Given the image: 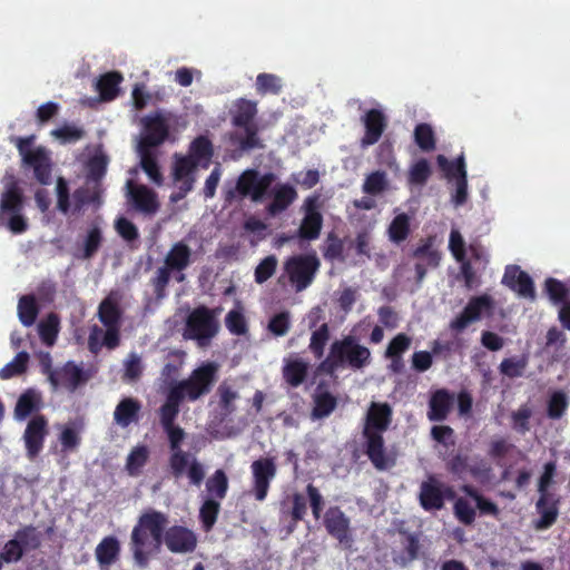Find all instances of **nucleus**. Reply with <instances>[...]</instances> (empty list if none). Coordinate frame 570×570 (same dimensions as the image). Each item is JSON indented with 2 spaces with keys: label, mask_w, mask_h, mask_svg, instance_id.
<instances>
[{
  "label": "nucleus",
  "mask_w": 570,
  "mask_h": 570,
  "mask_svg": "<svg viewBox=\"0 0 570 570\" xmlns=\"http://www.w3.org/2000/svg\"><path fill=\"white\" fill-rule=\"evenodd\" d=\"M454 404V394L446 389H439L432 393L429 401L428 419L431 422L446 420Z\"/></svg>",
  "instance_id": "4be33fe9"
},
{
  "label": "nucleus",
  "mask_w": 570,
  "mask_h": 570,
  "mask_svg": "<svg viewBox=\"0 0 570 570\" xmlns=\"http://www.w3.org/2000/svg\"><path fill=\"white\" fill-rule=\"evenodd\" d=\"M295 188L288 184L279 185L275 188L272 202L267 205L268 215L276 216L286 210L296 199Z\"/></svg>",
  "instance_id": "7c9ffc66"
},
{
  "label": "nucleus",
  "mask_w": 570,
  "mask_h": 570,
  "mask_svg": "<svg viewBox=\"0 0 570 570\" xmlns=\"http://www.w3.org/2000/svg\"><path fill=\"white\" fill-rule=\"evenodd\" d=\"M28 362L29 354L24 351L19 352L10 363L0 370V377L2 380H9L13 376L26 373L28 368Z\"/></svg>",
  "instance_id": "8fccbe9b"
},
{
  "label": "nucleus",
  "mask_w": 570,
  "mask_h": 570,
  "mask_svg": "<svg viewBox=\"0 0 570 570\" xmlns=\"http://www.w3.org/2000/svg\"><path fill=\"white\" fill-rule=\"evenodd\" d=\"M220 503L215 499H207L199 509V519L205 531H210L217 521Z\"/></svg>",
  "instance_id": "603ef678"
},
{
  "label": "nucleus",
  "mask_w": 570,
  "mask_h": 570,
  "mask_svg": "<svg viewBox=\"0 0 570 570\" xmlns=\"http://www.w3.org/2000/svg\"><path fill=\"white\" fill-rule=\"evenodd\" d=\"M323 525L330 537L344 549H351L354 542L351 519L338 505L330 507L323 515Z\"/></svg>",
  "instance_id": "9d476101"
},
{
  "label": "nucleus",
  "mask_w": 570,
  "mask_h": 570,
  "mask_svg": "<svg viewBox=\"0 0 570 570\" xmlns=\"http://www.w3.org/2000/svg\"><path fill=\"white\" fill-rule=\"evenodd\" d=\"M225 325L232 334L237 336L245 335L248 332L246 318L238 309H232L227 313Z\"/></svg>",
  "instance_id": "69168bd1"
},
{
  "label": "nucleus",
  "mask_w": 570,
  "mask_h": 570,
  "mask_svg": "<svg viewBox=\"0 0 570 570\" xmlns=\"http://www.w3.org/2000/svg\"><path fill=\"white\" fill-rule=\"evenodd\" d=\"M569 406V397L562 390H556L550 393L547 401V416L551 420L561 419Z\"/></svg>",
  "instance_id": "58836bf2"
},
{
  "label": "nucleus",
  "mask_w": 570,
  "mask_h": 570,
  "mask_svg": "<svg viewBox=\"0 0 570 570\" xmlns=\"http://www.w3.org/2000/svg\"><path fill=\"white\" fill-rule=\"evenodd\" d=\"M461 491L475 502V505L481 514L492 515L494 518L499 517L500 509L498 508V505L488 498H485L484 495H482L476 488L470 484H463L461 487Z\"/></svg>",
  "instance_id": "e433bc0d"
},
{
  "label": "nucleus",
  "mask_w": 570,
  "mask_h": 570,
  "mask_svg": "<svg viewBox=\"0 0 570 570\" xmlns=\"http://www.w3.org/2000/svg\"><path fill=\"white\" fill-rule=\"evenodd\" d=\"M169 135V126L161 115L147 117L145 119V135L141 138L139 148H150L161 145Z\"/></svg>",
  "instance_id": "6ab92c4d"
},
{
  "label": "nucleus",
  "mask_w": 570,
  "mask_h": 570,
  "mask_svg": "<svg viewBox=\"0 0 570 570\" xmlns=\"http://www.w3.org/2000/svg\"><path fill=\"white\" fill-rule=\"evenodd\" d=\"M392 410L387 403L373 402L368 409L366 423L363 430L383 433L391 423Z\"/></svg>",
  "instance_id": "393cba45"
},
{
  "label": "nucleus",
  "mask_w": 570,
  "mask_h": 570,
  "mask_svg": "<svg viewBox=\"0 0 570 570\" xmlns=\"http://www.w3.org/2000/svg\"><path fill=\"white\" fill-rule=\"evenodd\" d=\"M344 244L343 240L334 233H330L325 240L323 256L327 261H344Z\"/></svg>",
  "instance_id": "e2e57ef3"
},
{
  "label": "nucleus",
  "mask_w": 570,
  "mask_h": 570,
  "mask_svg": "<svg viewBox=\"0 0 570 570\" xmlns=\"http://www.w3.org/2000/svg\"><path fill=\"white\" fill-rule=\"evenodd\" d=\"M189 458L190 454L183 449L170 451L168 459L170 473L175 479H179L187 472L190 483L200 485L205 478L204 466L197 459L189 461Z\"/></svg>",
  "instance_id": "ddd939ff"
},
{
  "label": "nucleus",
  "mask_w": 570,
  "mask_h": 570,
  "mask_svg": "<svg viewBox=\"0 0 570 570\" xmlns=\"http://www.w3.org/2000/svg\"><path fill=\"white\" fill-rule=\"evenodd\" d=\"M56 373L59 379L60 386L66 387L69 392H75L88 380L82 367L77 365L73 361L66 362L56 371Z\"/></svg>",
  "instance_id": "a878e982"
},
{
  "label": "nucleus",
  "mask_w": 570,
  "mask_h": 570,
  "mask_svg": "<svg viewBox=\"0 0 570 570\" xmlns=\"http://www.w3.org/2000/svg\"><path fill=\"white\" fill-rule=\"evenodd\" d=\"M309 364L308 362L295 357L285 360L283 366V379L292 387H298L302 385L308 375Z\"/></svg>",
  "instance_id": "c85d7f7f"
},
{
  "label": "nucleus",
  "mask_w": 570,
  "mask_h": 570,
  "mask_svg": "<svg viewBox=\"0 0 570 570\" xmlns=\"http://www.w3.org/2000/svg\"><path fill=\"white\" fill-rule=\"evenodd\" d=\"M277 258L274 255H268L263 258L255 268L254 277L257 284H263L268 281L276 272Z\"/></svg>",
  "instance_id": "338daca9"
},
{
  "label": "nucleus",
  "mask_w": 570,
  "mask_h": 570,
  "mask_svg": "<svg viewBox=\"0 0 570 570\" xmlns=\"http://www.w3.org/2000/svg\"><path fill=\"white\" fill-rule=\"evenodd\" d=\"M291 328V314L288 311H284L281 313L275 314L271 317L267 330L274 335V336H284L288 333Z\"/></svg>",
  "instance_id": "774afa93"
},
{
  "label": "nucleus",
  "mask_w": 570,
  "mask_h": 570,
  "mask_svg": "<svg viewBox=\"0 0 570 570\" xmlns=\"http://www.w3.org/2000/svg\"><path fill=\"white\" fill-rule=\"evenodd\" d=\"M320 197L309 196L304 200V217L301 222L296 236L299 239V248L304 249V242L315 240L320 237L323 228V215L320 210Z\"/></svg>",
  "instance_id": "1a4fd4ad"
},
{
  "label": "nucleus",
  "mask_w": 570,
  "mask_h": 570,
  "mask_svg": "<svg viewBox=\"0 0 570 570\" xmlns=\"http://www.w3.org/2000/svg\"><path fill=\"white\" fill-rule=\"evenodd\" d=\"M102 232L100 227L92 226L88 229L87 235L83 239L82 255L81 258L90 259L99 250L102 244Z\"/></svg>",
  "instance_id": "3c124183"
},
{
  "label": "nucleus",
  "mask_w": 570,
  "mask_h": 570,
  "mask_svg": "<svg viewBox=\"0 0 570 570\" xmlns=\"http://www.w3.org/2000/svg\"><path fill=\"white\" fill-rule=\"evenodd\" d=\"M23 208V194L17 179L13 176L9 177L6 183L4 190L0 198V213L11 214L22 212Z\"/></svg>",
  "instance_id": "b1692460"
},
{
  "label": "nucleus",
  "mask_w": 570,
  "mask_h": 570,
  "mask_svg": "<svg viewBox=\"0 0 570 570\" xmlns=\"http://www.w3.org/2000/svg\"><path fill=\"white\" fill-rule=\"evenodd\" d=\"M252 489L250 493L255 500L263 502L267 498L271 483L277 473L274 458H259L252 462Z\"/></svg>",
  "instance_id": "9b49d317"
},
{
  "label": "nucleus",
  "mask_w": 570,
  "mask_h": 570,
  "mask_svg": "<svg viewBox=\"0 0 570 570\" xmlns=\"http://www.w3.org/2000/svg\"><path fill=\"white\" fill-rule=\"evenodd\" d=\"M60 332V318L58 314L51 312L38 324V333L41 342L52 347L58 338Z\"/></svg>",
  "instance_id": "72a5a7b5"
},
{
  "label": "nucleus",
  "mask_w": 570,
  "mask_h": 570,
  "mask_svg": "<svg viewBox=\"0 0 570 570\" xmlns=\"http://www.w3.org/2000/svg\"><path fill=\"white\" fill-rule=\"evenodd\" d=\"M9 140L17 147L22 165L33 170L35 178L41 185H49L51 180V159L45 147L32 148L36 136H10Z\"/></svg>",
  "instance_id": "39448f33"
},
{
  "label": "nucleus",
  "mask_w": 570,
  "mask_h": 570,
  "mask_svg": "<svg viewBox=\"0 0 570 570\" xmlns=\"http://www.w3.org/2000/svg\"><path fill=\"white\" fill-rule=\"evenodd\" d=\"M193 264V250L184 240L174 243L164 257V263L159 266L150 278V285L155 298L163 301L167 297V287L171 279L177 283L186 281L185 271Z\"/></svg>",
  "instance_id": "f03ea898"
},
{
  "label": "nucleus",
  "mask_w": 570,
  "mask_h": 570,
  "mask_svg": "<svg viewBox=\"0 0 570 570\" xmlns=\"http://www.w3.org/2000/svg\"><path fill=\"white\" fill-rule=\"evenodd\" d=\"M13 537L18 539L24 554L38 550L42 543V533L31 524L18 529Z\"/></svg>",
  "instance_id": "c9c22d12"
},
{
  "label": "nucleus",
  "mask_w": 570,
  "mask_h": 570,
  "mask_svg": "<svg viewBox=\"0 0 570 570\" xmlns=\"http://www.w3.org/2000/svg\"><path fill=\"white\" fill-rule=\"evenodd\" d=\"M255 86L257 94L262 96L267 94L278 95L282 91V80L274 73H259Z\"/></svg>",
  "instance_id": "864d4df0"
},
{
  "label": "nucleus",
  "mask_w": 570,
  "mask_h": 570,
  "mask_svg": "<svg viewBox=\"0 0 570 570\" xmlns=\"http://www.w3.org/2000/svg\"><path fill=\"white\" fill-rule=\"evenodd\" d=\"M432 169L429 161L424 158L414 163L409 170V183L415 186L425 185L431 177Z\"/></svg>",
  "instance_id": "13d9d810"
},
{
  "label": "nucleus",
  "mask_w": 570,
  "mask_h": 570,
  "mask_svg": "<svg viewBox=\"0 0 570 570\" xmlns=\"http://www.w3.org/2000/svg\"><path fill=\"white\" fill-rule=\"evenodd\" d=\"M413 135L415 144L422 151L429 153L435 149L436 138L431 125L426 122L417 124Z\"/></svg>",
  "instance_id": "c03bdc74"
},
{
  "label": "nucleus",
  "mask_w": 570,
  "mask_h": 570,
  "mask_svg": "<svg viewBox=\"0 0 570 570\" xmlns=\"http://www.w3.org/2000/svg\"><path fill=\"white\" fill-rule=\"evenodd\" d=\"M419 502L425 511H439L443 509L441 493V480L435 475H429L420 485Z\"/></svg>",
  "instance_id": "412c9836"
},
{
  "label": "nucleus",
  "mask_w": 570,
  "mask_h": 570,
  "mask_svg": "<svg viewBox=\"0 0 570 570\" xmlns=\"http://www.w3.org/2000/svg\"><path fill=\"white\" fill-rule=\"evenodd\" d=\"M275 179L273 173L261 175L256 169H246L238 176L234 187L223 189L224 202L232 205L238 195L240 198L249 197L254 203H259Z\"/></svg>",
  "instance_id": "20e7f679"
},
{
  "label": "nucleus",
  "mask_w": 570,
  "mask_h": 570,
  "mask_svg": "<svg viewBox=\"0 0 570 570\" xmlns=\"http://www.w3.org/2000/svg\"><path fill=\"white\" fill-rule=\"evenodd\" d=\"M197 165L198 163L190 156H176L173 169L174 180L178 181L186 177H191L190 175Z\"/></svg>",
  "instance_id": "0e129e2a"
},
{
  "label": "nucleus",
  "mask_w": 570,
  "mask_h": 570,
  "mask_svg": "<svg viewBox=\"0 0 570 570\" xmlns=\"http://www.w3.org/2000/svg\"><path fill=\"white\" fill-rule=\"evenodd\" d=\"M222 308H209L205 305L195 307L186 318L184 336L206 346L218 334L220 324L218 315Z\"/></svg>",
  "instance_id": "423d86ee"
},
{
  "label": "nucleus",
  "mask_w": 570,
  "mask_h": 570,
  "mask_svg": "<svg viewBox=\"0 0 570 570\" xmlns=\"http://www.w3.org/2000/svg\"><path fill=\"white\" fill-rule=\"evenodd\" d=\"M436 160L438 165L444 171L448 178H455L458 180L462 177H466L465 160L463 155L459 156L452 161L448 160L445 156L439 155Z\"/></svg>",
  "instance_id": "de8ad7c7"
},
{
  "label": "nucleus",
  "mask_w": 570,
  "mask_h": 570,
  "mask_svg": "<svg viewBox=\"0 0 570 570\" xmlns=\"http://www.w3.org/2000/svg\"><path fill=\"white\" fill-rule=\"evenodd\" d=\"M39 409V397L37 394L28 390L22 393L14 407V416L17 420H24Z\"/></svg>",
  "instance_id": "37998d69"
},
{
  "label": "nucleus",
  "mask_w": 570,
  "mask_h": 570,
  "mask_svg": "<svg viewBox=\"0 0 570 570\" xmlns=\"http://www.w3.org/2000/svg\"><path fill=\"white\" fill-rule=\"evenodd\" d=\"M330 340V327L327 323H323L318 328L313 331L308 344V350L315 358L321 360L324 356L325 346Z\"/></svg>",
  "instance_id": "49530a36"
},
{
  "label": "nucleus",
  "mask_w": 570,
  "mask_h": 570,
  "mask_svg": "<svg viewBox=\"0 0 570 570\" xmlns=\"http://www.w3.org/2000/svg\"><path fill=\"white\" fill-rule=\"evenodd\" d=\"M108 166V157L104 154L92 156L88 161L87 180L94 184H101L106 175Z\"/></svg>",
  "instance_id": "6e6d98bb"
},
{
  "label": "nucleus",
  "mask_w": 570,
  "mask_h": 570,
  "mask_svg": "<svg viewBox=\"0 0 570 570\" xmlns=\"http://www.w3.org/2000/svg\"><path fill=\"white\" fill-rule=\"evenodd\" d=\"M121 544L115 535L101 539L95 549V557L101 570H108L120 558Z\"/></svg>",
  "instance_id": "5701e85b"
},
{
  "label": "nucleus",
  "mask_w": 570,
  "mask_h": 570,
  "mask_svg": "<svg viewBox=\"0 0 570 570\" xmlns=\"http://www.w3.org/2000/svg\"><path fill=\"white\" fill-rule=\"evenodd\" d=\"M183 402V395L173 387H169L166 394V400L158 411L161 428L175 425V421L180 412V404Z\"/></svg>",
  "instance_id": "cd10ccee"
},
{
  "label": "nucleus",
  "mask_w": 570,
  "mask_h": 570,
  "mask_svg": "<svg viewBox=\"0 0 570 570\" xmlns=\"http://www.w3.org/2000/svg\"><path fill=\"white\" fill-rule=\"evenodd\" d=\"M98 318L104 326L121 325L122 311L117 293H110L100 302Z\"/></svg>",
  "instance_id": "bb28decb"
},
{
  "label": "nucleus",
  "mask_w": 570,
  "mask_h": 570,
  "mask_svg": "<svg viewBox=\"0 0 570 570\" xmlns=\"http://www.w3.org/2000/svg\"><path fill=\"white\" fill-rule=\"evenodd\" d=\"M363 436L364 452L376 470L385 471L395 465V458L386 451L383 433L363 430Z\"/></svg>",
  "instance_id": "4468645a"
},
{
  "label": "nucleus",
  "mask_w": 570,
  "mask_h": 570,
  "mask_svg": "<svg viewBox=\"0 0 570 570\" xmlns=\"http://www.w3.org/2000/svg\"><path fill=\"white\" fill-rule=\"evenodd\" d=\"M232 124L235 127H247L255 125L253 122L257 115V102L245 98L235 101L234 108L230 110Z\"/></svg>",
  "instance_id": "2f4dec72"
},
{
  "label": "nucleus",
  "mask_w": 570,
  "mask_h": 570,
  "mask_svg": "<svg viewBox=\"0 0 570 570\" xmlns=\"http://www.w3.org/2000/svg\"><path fill=\"white\" fill-rule=\"evenodd\" d=\"M528 366L525 356L503 358L499 370L500 373L509 379H517L523 375Z\"/></svg>",
  "instance_id": "5fc2aeb1"
},
{
  "label": "nucleus",
  "mask_w": 570,
  "mask_h": 570,
  "mask_svg": "<svg viewBox=\"0 0 570 570\" xmlns=\"http://www.w3.org/2000/svg\"><path fill=\"white\" fill-rule=\"evenodd\" d=\"M502 284L517 292L522 297L534 298L535 296L532 278L517 265H511L505 268Z\"/></svg>",
  "instance_id": "aec40b11"
},
{
  "label": "nucleus",
  "mask_w": 570,
  "mask_h": 570,
  "mask_svg": "<svg viewBox=\"0 0 570 570\" xmlns=\"http://www.w3.org/2000/svg\"><path fill=\"white\" fill-rule=\"evenodd\" d=\"M149 458V450L146 445L135 446L127 456L126 470L129 475L138 476Z\"/></svg>",
  "instance_id": "ea45409f"
},
{
  "label": "nucleus",
  "mask_w": 570,
  "mask_h": 570,
  "mask_svg": "<svg viewBox=\"0 0 570 570\" xmlns=\"http://www.w3.org/2000/svg\"><path fill=\"white\" fill-rule=\"evenodd\" d=\"M207 492L217 500H223L228 491V479L226 473L218 469L206 482Z\"/></svg>",
  "instance_id": "09e8293b"
},
{
  "label": "nucleus",
  "mask_w": 570,
  "mask_h": 570,
  "mask_svg": "<svg viewBox=\"0 0 570 570\" xmlns=\"http://www.w3.org/2000/svg\"><path fill=\"white\" fill-rule=\"evenodd\" d=\"M320 267L321 262L315 252L293 255L284 263V271L297 293L312 285Z\"/></svg>",
  "instance_id": "6e6552de"
},
{
  "label": "nucleus",
  "mask_w": 570,
  "mask_h": 570,
  "mask_svg": "<svg viewBox=\"0 0 570 570\" xmlns=\"http://www.w3.org/2000/svg\"><path fill=\"white\" fill-rule=\"evenodd\" d=\"M142 364L140 356L131 352L124 362L122 380L127 382H135L140 379L142 374Z\"/></svg>",
  "instance_id": "052dcab7"
},
{
  "label": "nucleus",
  "mask_w": 570,
  "mask_h": 570,
  "mask_svg": "<svg viewBox=\"0 0 570 570\" xmlns=\"http://www.w3.org/2000/svg\"><path fill=\"white\" fill-rule=\"evenodd\" d=\"M48 433V421L45 415L38 414L28 422L23 433L28 459L35 460L40 454Z\"/></svg>",
  "instance_id": "2eb2a0df"
},
{
  "label": "nucleus",
  "mask_w": 570,
  "mask_h": 570,
  "mask_svg": "<svg viewBox=\"0 0 570 570\" xmlns=\"http://www.w3.org/2000/svg\"><path fill=\"white\" fill-rule=\"evenodd\" d=\"M364 135L361 138V147L366 148L375 145L382 137L387 127V118L381 109L372 108L362 117Z\"/></svg>",
  "instance_id": "dca6fc26"
},
{
  "label": "nucleus",
  "mask_w": 570,
  "mask_h": 570,
  "mask_svg": "<svg viewBox=\"0 0 570 570\" xmlns=\"http://www.w3.org/2000/svg\"><path fill=\"white\" fill-rule=\"evenodd\" d=\"M61 452L68 454L76 452L81 443V436L73 426H65L59 435Z\"/></svg>",
  "instance_id": "bf43d9fd"
},
{
  "label": "nucleus",
  "mask_w": 570,
  "mask_h": 570,
  "mask_svg": "<svg viewBox=\"0 0 570 570\" xmlns=\"http://www.w3.org/2000/svg\"><path fill=\"white\" fill-rule=\"evenodd\" d=\"M453 513L456 520L463 525H472L476 518L475 509L465 498H458L453 504Z\"/></svg>",
  "instance_id": "4d7b16f0"
},
{
  "label": "nucleus",
  "mask_w": 570,
  "mask_h": 570,
  "mask_svg": "<svg viewBox=\"0 0 570 570\" xmlns=\"http://www.w3.org/2000/svg\"><path fill=\"white\" fill-rule=\"evenodd\" d=\"M387 179L386 174L376 170L367 175L363 184V191L368 195H377L386 189Z\"/></svg>",
  "instance_id": "680f3d73"
},
{
  "label": "nucleus",
  "mask_w": 570,
  "mask_h": 570,
  "mask_svg": "<svg viewBox=\"0 0 570 570\" xmlns=\"http://www.w3.org/2000/svg\"><path fill=\"white\" fill-rule=\"evenodd\" d=\"M128 198L132 206L140 213L146 215H154L158 208L159 203L156 193L145 185H139L129 179L126 183Z\"/></svg>",
  "instance_id": "a211bd4d"
},
{
  "label": "nucleus",
  "mask_w": 570,
  "mask_h": 570,
  "mask_svg": "<svg viewBox=\"0 0 570 570\" xmlns=\"http://www.w3.org/2000/svg\"><path fill=\"white\" fill-rule=\"evenodd\" d=\"M561 497L554 493H539V499L535 502V511L539 518L534 521L537 530H547L551 528L558 517Z\"/></svg>",
  "instance_id": "f3484780"
},
{
  "label": "nucleus",
  "mask_w": 570,
  "mask_h": 570,
  "mask_svg": "<svg viewBox=\"0 0 570 570\" xmlns=\"http://www.w3.org/2000/svg\"><path fill=\"white\" fill-rule=\"evenodd\" d=\"M218 365L215 362H205L191 371L185 380L175 383L171 387L183 395L184 401L195 402L210 393L217 381Z\"/></svg>",
  "instance_id": "0eeeda50"
},
{
  "label": "nucleus",
  "mask_w": 570,
  "mask_h": 570,
  "mask_svg": "<svg viewBox=\"0 0 570 570\" xmlns=\"http://www.w3.org/2000/svg\"><path fill=\"white\" fill-rule=\"evenodd\" d=\"M370 363L371 351L354 336L347 335L331 344L327 356L317 366V372L333 375L338 368L362 370Z\"/></svg>",
  "instance_id": "7ed1b4c3"
},
{
  "label": "nucleus",
  "mask_w": 570,
  "mask_h": 570,
  "mask_svg": "<svg viewBox=\"0 0 570 570\" xmlns=\"http://www.w3.org/2000/svg\"><path fill=\"white\" fill-rule=\"evenodd\" d=\"M141 404L134 397H124L116 406L114 412L115 422L121 428H128L131 423L137 422Z\"/></svg>",
  "instance_id": "c756f323"
},
{
  "label": "nucleus",
  "mask_w": 570,
  "mask_h": 570,
  "mask_svg": "<svg viewBox=\"0 0 570 570\" xmlns=\"http://www.w3.org/2000/svg\"><path fill=\"white\" fill-rule=\"evenodd\" d=\"M140 151V166L147 174L149 179L156 185H161L164 181L156 156L147 148H139Z\"/></svg>",
  "instance_id": "a19ab883"
},
{
  "label": "nucleus",
  "mask_w": 570,
  "mask_h": 570,
  "mask_svg": "<svg viewBox=\"0 0 570 570\" xmlns=\"http://www.w3.org/2000/svg\"><path fill=\"white\" fill-rule=\"evenodd\" d=\"M168 518L165 513L157 510L144 512L137 524L132 528L130 534V551L132 558L141 568L147 567L151 551L148 547V534L154 541V548L159 549L164 542L167 549L173 553H190L197 547L196 533L184 525H171L165 530Z\"/></svg>",
  "instance_id": "f257e3e1"
},
{
  "label": "nucleus",
  "mask_w": 570,
  "mask_h": 570,
  "mask_svg": "<svg viewBox=\"0 0 570 570\" xmlns=\"http://www.w3.org/2000/svg\"><path fill=\"white\" fill-rule=\"evenodd\" d=\"M214 155V146L207 136L200 135L196 137L189 146V155L198 164L202 160L209 161Z\"/></svg>",
  "instance_id": "a18cd8bd"
},
{
  "label": "nucleus",
  "mask_w": 570,
  "mask_h": 570,
  "mask_svg": "<svg viewBox=\"0 0 570 570\" xmlns=\"http://www.w3.org/2000/svg\"><path fill=\"white\" fill-rule=\"evenodd\" d=\"M314 406L312 410V419L320 420L327 417L337 406V399L330 392L323 390L320 383L313 394Z\"/></svg>",
  "instance_id": "473e14b6"
},
{
  "label": "nucleus",
  "mask_w": 570,
  "mask_h": 570,
  "mask_svg": "<svg viewBox=\"0 0 570 570\" xmlns=\"http://www.w3.org/2000/svg\"><path fill=\"white\" fill-rule=\"evenodd\" d=\"M122 76L118 71L106 72L97 81V90L102 100L109 101L115 99L119 94V85Z\"/></svg>",
  "instance_id": "f704fd0d"
},
{
  "label": "nucleus",
  "mask_w": 570,
  "mask_h": 570,
  "mask_svg": "<svg viewBox=\"0 0 570 570\" xmlns=\"http://www.w3.org/2000/svg\"><path fill=\"white\" fill-rule=\"evenodd\" d=\"M39 315V306L33 295H23L18 302V317L21 324L30 327Z\"/></svg>",
  "instance_id": "4c0bfd02"
},
{
  "label": "nucleus",
  "mask_w": 570,
  "mask_h": 570,
  "mask_svg": "<svg viewBox=\"0 0 570 570\" xmlns=\"http://www.w3.org/2000/svg\"><path fill=\"white\" fill-rule=\"evenodd\" d=\"M410 232V217L405 213L396 215L387 228L389 238L395 244L404 242Z\"/></svg>",
  "instance_id": "79ce46f5"
},
{
  "label": "nucleus",
  "mask_w": 570,
  "mask_h": 570,
  "mask_svg": "<svg viewBox=\"0 0 570 570\" xmlns=\"http://www.w3.org/2000/svg\"><path fill=\"white\" fill-rule=\"evenodd\" d=\"M493 308V299L483 294L469 299L463 311L450 322V330L456 333L463 332L470 324L481 320L484 313Z\"/></svg>",
  "instance_id": "f8f14e48"
}]
</instances>
